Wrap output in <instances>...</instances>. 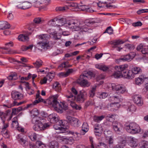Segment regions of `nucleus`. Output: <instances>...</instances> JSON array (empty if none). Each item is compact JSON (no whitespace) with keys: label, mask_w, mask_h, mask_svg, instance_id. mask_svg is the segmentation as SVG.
Segmentation results:
<instances>
[{"label":"nucleus","mask_w":148,"mask_h":148,"mask_svg":"<svg viewBox=\"0 0 148 148\" xmlns=\"http://www.w3.org/2000/svg\"><path fill=\"white\" fill-rule=\"evenodd\" d=\"M42 61L41 60H38L36 62L33 63L35 67L37 69L40 67L42 65Z\"/></svg>","instance_id":"38"},{"label":"nucleus","mask_w":148,"mask_h":148,"mask_svg":"<svg viewBox=\"0 0 148 148\" xmlns=\"http://www.w3.org/2000/svg\"><path fill=\"white\" fill-rule=\"evenodd\" d=\"M67 24L69 28L72 31H77L80 30L81 23L77 20H72L68 21Z\"/></svg>","instance_id":"8"},{"label":"nucleus","mask_w":148,"mask_h":148,"mask_svg":"<svg viewBox=\"0 0 148 148\" xmlns=\"http://www.w3.org/2000/svg\"><path fill=\"white\" fill-rule=\"evenodd\" d=\"M12 125L14 127L17 128L18 127V123L17 117H14L13 119Z\"/></svg>","instance_id":"37"},{"label":"nucleus","mask_w":148,"mask_h":148,"mask_svg":"<svg viewBox=\"0 0 148 148\" xmlns=\"http://www.w3.org/2000/svg\"><path fill=\"white\" fill-rule=\"evenodd\" d=\"M18 140L19 142L23 146H25V144L27 142L25 140L23 139L22 138L20 137L19 135H18L17 137Z\"/></svg>","instance_id":"43"},{"label":"nucleus","mask_w":148,"mask_h":148,"mask_svg":"<svg viewBox=\"0 0 148 148\" xmlns=\"http://www.w3.org/2000/svg\"><path fill=\"white\" fill-rule=\"evenodd\" d=\"M146 79V78L145 77L144 75H141L139 77L136 78L135 83L138 85H140L142 84Z\"/></svg>","instance_id":"23"},{"label":"nucleus","mask_w":148,"mask_h":148,"mask_svg":"<svg viewBox=\"0 0 148 148\" xmlns=\"http://www.w3.org/2000/svg\"><path fill=\"white\" fill-rule=\"evenodd\" d=\"M108 95V94L106 92H102L100 96V98L102 99H104L107 97Z\"/></svg>","instance_id":"62"},{"label":"nucleus","mask_w":148,"mask_h":148,"mask_svg":"<svg viewBox=\"0 0 148 148\" xmlns=\"http://www.w3.org/2000/svg\"><path fill=\"white\" fill-rule=\"evenodd\" d=\"M36 145L38 148H47V146L42 142L37 141L36 142Z\"/></svg>","instance_id":"28"},{"label":"nucleus","mask_w":148,"mask_h":148,"mask_svg":"<svg viewBox=\"0 0 148 148\" xmlns=\"http://www.w3.org/2000/svg\"><path fill=\"white\" fill-rule=\"evenodd\" d=\"M32 122L34 125L33 127V129L36 131L42 130V123L41 121L38 119L36 118H33Z\"/></svg>","instance_id":"9"},{"label":"nucleus","mask_w":148,"mask_h":148,"mask_svg":"<svg viewBox=\"0 0 148 148\" xmlns=\"http://www.w3.org/2000/svg\"><path fill=\"white\" fill-rule=\"evenodd\" d=\"M127 138L129 145L131 147H135L137 146L136 139L132 137H128Z\"/></svg>","instance_id":"17"},{"label":"nucleus","mask_w":148,"mask_h":148,"mask_svg":"<svg viewBox=\"0 0 148 148\" xmlns=\"http://www.w3.org/2000/svg\"><path fill=\"white\" fill-rule=\"evenodd\" d=\"M125 48L129 49H134V46L133 44H127L125 45Z\"/></svg>","instance_id":"59"},{"label":"nucleus","mask_w":148,"mask_h":148,"mask_svg":"<svg viewBox=\"0 0 148 148\" xmlns=\"http://www.w3.org/2000/svg\"><path fill=\"white\" fill-rule=\"evenodd\" d=\"M66 118L68 121L73 126L78 127L80 125V122L77 119L69 116H67Z\"/></svg>","instance_id":"12"},{"label":"nucleus","mask_w":148,"mask_h":148,"mask_svg":"<svg viewBox=\"0 0 148 148\" xmlns=\"http://www.w3.org/2000/svg\"><path fill=\"white\" fill-rule=\"evenodd\" d=\"M96 148H108L107 145L103 143H99L96 146Z\"/></svg>","instance_id":"46"},{"label":"nucleus","mask_w":148,"mask_h":148,"mask_svg":"<svg viewBox=\"0 0 148 148\" xmlns=\"http://www.w3.org/2000/svg\"><path fill=\"white\" fill-rule=\"evenodd\" d=\"M53 128L56 130H59L60 131L58 132L60 133H62L64 132L63 131V127H61L57 124H55L53 125Z\"/></svg>","instance_id":"45"},{"label":"nucleus","mask_w":148,"mask_h":148,"mask_svg":"<svg viewBox=\"0 0 148 148\" xmlns=\"http://www.w3.org/2000/svg\"><path fill=\"white\" fill-rule=\"evenodd\" d=\"M50 36L49 35L46 34L39 35L38 36V37L40 40H47Z\"/></svg>","instance_id":"31"},{"label":"nucleus","mask_w":148,"mask_h":148,"mask_svg":"<svg viewBox=\"0 0 148 148\" xmlns=\"http://www.w3.org/2000/svg\"><path fill=\"white\" fill-rule=\"evenodd\" d=\"M69 133L73 135L74 136L73 138H69L68 139L69 142H70L72 143H73L74 142V139H75L76 140H77L79 139L78 136L79 134L77 132H74L71 131H70L69 132Z\"/></svg>","instance_id":"20"},{"label":"nucleus","mask_w":148,"mask_h":148,"mask_svg":"<svg viewBox=\"0 0 148 148\" xmlns=\"http://www.w3.org/2000/svg\"><path fill=\"white\" fill-rule=\"evenodd\" d=\"M16 6L18 9H22V8H23V2H18L17 3Z\"/></svg>","instance_id":"64"},{"label":"nucleus","mask_w":148,"mask_h":148,"mask_svg":"<svg viewBox=\"0 0 148 148\" xmlns=\"http://www.w3.org/2000/svg\"><path fill=\"white\" fill-rule=\"evenodd\" d=\"M50 0H41L42 7H44L48 5L50 2Z\"/></svg>","instance_id":"54"},{"label":"nucleus","mask_w":148,"mask_h":148,"mask_svg":"<svg viewBox=\"0 0 148 148\" xmlns=\"http://www.w3.org/2000/svg\"><path fill=\"white\" fill-rule=\"evenodd\" d=\"M112 126L113 130L117 134H121L122 133L123 125L121 123L117 121L113 122Z\"/></svg>","instance_id":"11"},{"label":"nucleus","mask_w":148,"mask_h":148,"mask_svg":"<svg viewBox=\"0 0 148 148\" xmlns=\"http://www.w3.org/2000/svg\"><path fill=\"white\" fill-rule=\"evenodd\" d=\"M96 88V86H94L92 87V90L89 92L90 96L91 97H93L95 95V91Z\"/></svg>","instance_id":"53"},{"label":"nucleus","mask_w":148,"mask_h":148,"mask_svg":"<svg viewBox=\"0 0 148 148\" xmlns=\"http://www.w3.org/2000/svg\"><path fill=\"white\" fill-rule=\"evenodd\" d=\"M94 73L90 71L84 72L80 75L77 80V82L81 86L88 87L90 86V83L88 80L94 77Z\"/></svg>","instance_id":"3"},{"label":"nucleus","mask_w":148,"mask_h":148,"mask_svg":"<svg viewBox=\"0 0 148 148\" xmlns=\"http://www.w3.org/2000/svg\"><path fill=\"white\" fill-rule=\"evenodd\" d=\"M87 96L86 92L84 90H82L80 91L79 94L75 98V100L79 103H83L86 100Z\"/></svg>","instance_id":"10"},{"label":"nucleus","mask_w":148,"mask_h":148,"mask_svg":"<svg viewBox=\"0 0 148 148\" xmlns=\"http://www.w3.org/2000/svg\"><path fill=\"white\" fill-rule=\"evenodd\" d=\"M128 41V40H125V41L121 40H115L109 42L108 43L112 45V47L115 48L117 47L119 45L123 44Z\"/></svg>","instance_id":"13"},{"label":"nucleus","mask_w":148,"mask_h":148,"mask_svg":"<svg viewBox=\"0 0 148 148\" xmlns=\"http://www.w3.org/2000/svg\"><path fill=\"white\" fill-rule=\"evenodd\" d=\"M148 12V9H143L138 10L137 13L138 14H140L142 13Z\"/></svg>","instance_id":"58"},{"label":"nucleus","mask_w":148,"mask_h":148,"mask_svg":"<svg viewBox=\"0 0 148 148\" xmlns=\"http://www.w3.org/2000/svg\"><path fill=\"white\" fill-rule=\"evenodd\" d=\"M133 100L138 106H141L143 104V100L140 96L136 95L133 97Z\"/></svg>","instance_id":"14"},{"label":"nucleus","mask_w":148,"mask_h":148,"mask_svg":"<svg viewBox=\"0 0 148 148\" xmlns=\"http://www.w3.org/2000/svg\"><path fill=\"white\" fill-rule=\"evenodd\" d=\"M123 58V61H130L131 59L129 54L122 56Z\"/></svg>","instance_id":"48"},{"label":"nucleus","mask_w":148,"mask_h":148,"mask_svg":"<svg viewBox=\"0 0 148 148\" xmlns=\"http://www.w3.org/2000/svg\"><path fill=\"white\" fill-rule=\"evenodd\" d=\"M136 109V108L135 106L134 105H131L128 107L127 110L128 112H133L135 111Z\"/></svg>","instance_id":"50"},{"label":"nucleus","mask_w":148,"mask_h":148,"mask_svg":"<svg viewBox=\"0 0 148 148\" xmlns=\"http://www.w3.org/2000/svg\"><path fill=\"white\" fill-rule=\"evenodd\" d=\"M125 127L127 131L132 134H137L140 131V127L135 123H130L129 125H126Z\"/></svg>","instance_id":"5"},{"label":"nucleus","mask_w":148,"mask_h":148,"mask_svg":"<svg viewBox=\"0 0 148 148\" xmlns=\"http://www.w3.org/2000/svg\"><path fill=\"white\" fill-rule=\"evenodd\" d=\"M67 4L65 6L59 7L58 9L59 11H66L69 9L72 11H76L77 9V3H74L73 2H67Z\"/></svg>","instance_id":"6"},{"label":"nucleus","mask_w":148,"mask_h":148,"mask_svg":"<svg viewBox=\"0 0 148 148\" xmlns=\"http://www.w3.org/2000/svg\"><path fill=\"white\" fill-rule=\"evenodd\" d=\"M108 3L106 0H99V3H97V4L99 7H103L104 6V4H107Z\"/></svg>","instance_id":"42"},{"label":"nucleus","mask_w":148,"mask_h":148,"mask_svg":"<svg viewBox=\"0 0 148 148\" xmlns=\"http://www.w3.org/2000/svg\"><path fill=\"white\" fill-rule=\"evenodd\" d=\"M31 113L34 116H37L38 115V110L36 109L32 110L31 111Z\"/></svg>","instance_id":"61"},{"label":"nucleus","mask_w":148,"mask_h":148,"mask_svg":"<svg viewBox=\"0 0 148 148\" xmlns=\"http://www.w3.org/2000/svg\"><path fill=\"white\" fill-rule=\"evenodd\" d=\"M32 6V4H31L29 1H26L23 2V8L22 10H26L28 9Z\"/></svg>","instance_id":"29"},{"label":"nucleus","mask_w":148,"mask_h":148,"mask_svg":"<svg viewBox=\"0 0 148 148\" xmlns=\"http://www.w3.org/2000/svg\"><path fill=\"white\" fill-rule=\"evenodd\" d=\"M11 96L12 98L15 100L21 99L23 97L22 95L19 92L16 91L12 92Z\"/></svg>","instance_id":"16"},{"label":"nucleus","mask_w":148,"mask_h":148,"mask_svg":"<svg viewBox=\"0 0 148 148\" xmlns=\"http://www.w3.org/2000/svg\"><path fill=\"white\" fill-rule=\"evenodd\" d=\"M108 146L110 148L114 147V140L111 137L109 138L108 140Z\"/></svg>","instance_id":"40"},{"label":"nucleus","mask_w":148,"mask_h":148,"mask_svg":"<svg viewBox=\"0 0 148 148\" xmlns=\"http://www.w3.org/2000/svg\"><path fill=\"white\" fill-rule=\"evenodd\" d=\"M82 131L81 133L82 135H84L88 131V126L87 123L84 122L83 123L82 126Z\"/></svg>","instance_id":"24"},{"label":"nucleus","mask_w":148,"mask_h":148,"mask_svg":"<svg viewBox=\"0 0 148 148\" xmlns=\"http://www.w3.org/2000/svg\"><path fill=\"white\" fill-rule=\"evenodd\" d=\"M107 33L109 34H111L113 33V30L111 27L109 26L106 29L104 33Z\"/></svg>","instance_id":"52"},{"label":"nucleus","mask_w":148,"mask_h":148,"mask_svg":"<svg viewBox=\"0 0 148 148\" xmlns=\"http://www.w3.org/2000/svg\"><path fill=\"white\" fill-rule=\"evenodd\" d=\"M109 69V67L104 65H102L101 70H102L103 71H105L108 70Z\"/></svg>","instance_id":"63"},{"label":"nucleus","mask_w":148,"mask_h":148,"mask_svg":"<svg viewBox=\"0 0 148 148\" xmlns=\"http://www.w3.org/2000/svg\"><path fill=\"white\" fill-rule=\"evenodd\" d=\"M53 88L55 90L58 92H60L61 89L60 84L57 82H56L54 83Z\"/></svg>","instance_id":"27"},{"label":"nucleus","mask_w":148,"mask_h":148,"mask_svg":"<svg viewBox=\"0 0 148 148\" xmlns=\"http://www.w3.org/2000/svg\"><path fill=\"white\" fill-rule=\"evenodd\" d=\"M66 121H62L61 120L59 121V126L61 127H63V131H64L65 130V129L66 128L65 123Z\"/></svg>","instance_id":"39"},{"label":"nucleus","mask_w":148,"mask_h":148,"mask_svg":"<svg viewBox=\"0 0 148 148\" xmlns=\"http://www.w3.org/2000/svg\"><path fill=\"white\" fill-rule=\"evenodd\" d=\"M28 136L32 141L35 140L36 138V134L32 132H29L28 134Z\"/></svg>","instance_id":"30"},{"label":"nucleus","mask_w":148,"mask_h":148,"mask_svg":"<svg viewBox=\"0 0 148 148\" xmlns=\"http://www.w3.org/2000/svg\"><path fill=\"white\" fill-rule=\"evenodd\" d=\"M104 118V116L102 115L100 116H95L94 117V120L96 122H99L102 120Z\"/></svg>","instance_id":"44"},{"label":"nucleus","mask_w":148,"mask_h":148,"mask_svg":"<svg viewBox=\"0 0 148 148\" xmlns=\"http://www.w3.org/2000/svg\"><path fill=\"white\" fill-rule=\"evenodd\" d=\"M50 126L49 123H46L43 124L42 123V130H44L46 129H47Z\"/></svg>","instance_id":"56"},{"label":"nucleus","mask_w":148,"mask_h":148,"mask_svg":"<svg viewBox=\"0 0 148 148\" xmlns=\"http://www.w3.org/2000/svg\"><path fill=\"white\" fill-rule=\"evenodd\" d=\"M95 132L96 133H98L97 134H96L98 136H100L101 133L102 132L103 128L101 125L98 124H96L94 126Z\"/></svg>","instance_id":"19"},{"label":"nucleus","mask_w":148,"mask_h":148,"mask_svg":"<svg viewBox=\"0 0 148 148\" xmlns=\"http://www.w3.org/2000/svg\"><path fill=\"white\" fill-rule=\"evenodd\" d=\"M140 148H148V142L143 141L141 142Z\"/></svg>","instance_id":"51"},{"label":"nucleus","mask_w":148,"mask_h":148,"mask_svg":"<svg viewBox=\"0 0 148 148\" xmlns=\"http://www.w3.org/2000/svg\"><path fill=\"white\" fill-rule=\"evenodd\" d=\"M34 6L35 7H39L40 6L41 7H42V3H41V1H38L37 0H36V1L35 2V3L33 4V5H32Z\"/></svg>","instance_id":"55"},{"label":"nucleus","mask_w":148,"mask_h":148,"mask_svg":"<svg viewBox=\"0 0 148 148\" xmlns=\"http://www.w3.org/2000/svg\"><path fill=\"white\" fill-rule=\"evenodd\" d=\"M119 106H118V105L116 103H112L108 104V105L107 108L109 110H110L112 111H115L118 109Z\"/></svg>","instance_id":"21"},{"label":"nucleus","mask_w":148,"mask_h":148,"mask_svg":"<svg viewBox=\"0 0 148 148\" xmlns=\"http://www.w3.org/2000/svg\"><path fill=\"white\" fill-rule=\"evenodd\" d=\"M51 36L54 40H56L60 39V38L58 37L57 34L56 32H51L50 33Z\"/></svg>","instance_id":"47"},{"label":"nucleus","mask_w":148,"mask_h":148,"mask_svg":"<svg viewBox=\"0 0 148 148\" xmlns=\"http://www.w3.org/2000/svg\"><path fill=\"white\" fill-rule=\"evenodd\" d=\"M66 97L67 98V100L69 103L73 102L75 100V97L72 94H71L69 95H67Z\"/></svg>","instance_id":"35"},{"label":"nucleus","mask_w":148,"mask_h":148,"mask_svg":"<svg viewBox=\"0 0 148 148\" xmlns=\"http://www.w3.org/2000/svg\"><path fill=\"white\" fill-rule=\"evenodd\" d=\"M115 115L112 114H108L106 116V119L108 121H110V119L112 121H113L115 118Z\"/></svg>","instance_id":"49"},{"label":"nucleus","mask_w":148,"mask_h":148,"mask_svg":"<svg viewBox=\"0 0 148 148\" xmlns=\"http://www.w3.org/2000/svg\"><path fill=\"white\" fill-rule=\"evenodd\" d=\"M68 21H66V19L64 18H62L60 19L58 18L57 23L58 24H57L56 25L58 26H63L64 24H66Z\"/></svg>","instance_id":"26"},{"label":"nucleus","mask_w":148,"mask_h":148,"mask_svg":"<svg viewBox=\"0 0 148 148\" xmlns=\"http://www.w3.org/2000/svg\"><path fill=\"white\" fill-rule=\"evenodd\" d=\"M49 146L51 148H58L59 144L58 142L54 140L49 143Z\"/></svg>","instance_id":"32"},{"label":"nucleus","mask_w":148,"mask_h":148,"mask_svg":"<svg viewBox=\"0 0 148 148\" xmlns=\"http://www.w3.org/2000/svg\"><path fill=\"white\" fill-rule=\"evenodd\" d=\"M132 70L134 75L140 73L142 72V70L139 67H134L132 69Z\"/></svg>","instance_id":"33"},{"label":"nucleus","mask_w":148,"mask_h":148,"mask_svg":"<svg viewBox=\"0 0 148 148\" xmlns=\"http://www.w3.org/2000/svg\"><path fill=\"white\" fill-rule=\"evenodd\" d=\"M48 119L51 123H56L59 121L58 116L55 113L50 114L48 117Z\"/></svg>","instance_id":"15"},{"label":"nucleus","mask_w":148,"mask_h":148,"mask_svg":"<svg viewBox=\"0 0 148 148\" xmlns=\"http://www.w3.org/2000/svg\"><path fill=\"white\" fill-rule=\"evenodd\" d=\"M128 67V66L127 64L115 66V71L112 76L115 78L124 77L129 79H132L134 77V75L132 70H127Z\"/></svg>","instance_id":"2"},{"label":"nucleus","mask_w":148,"mask_h":148,"mask_svg":"<svg viewBox=\"0 0 148 148\" xmlns=\"http://www.w3.org/2000/svg\"><path fill=\"white\" fill-rule=\"evenodd\" d=\"M112 99L115 101L114 103H117L118 106H119V103L121 101L123 100L122 99L119 97V96H113L112 97Z\"/></svg>","instance_id":"36"},{"label":"nucleus","mask_w":148,"mask_h":148,"mask_svg":"<svg viewBox=\"0 0 148 148\" xmlns=\"http://www.w3.org/2000/svg\"><path fill=\"white\" fill-rule=\"evenodd\" d=\"M141 52L143 54H148V50L147 49V47L144 46L142 49L141 50Z\"/></svg>","instance_id":"57"},{"label":"nucleus","mask_w":148,"mask_h":148,"mask_svg":"<svg viewBox=\"0 0 148 148\" xmlns=\"http://www.w3.org/2000/svg\"><path fill=\"white\" fill-rule=\"evenodd\" d=\"M37 47L39 49L42 48V49H45L47 48L48 46V43L47 41L44 42H39L37 43Z\"/></svg>","instance_id":"25"},{"label":"nucleus","mask_w":148,"mask_h":148,"mask_svg":"<svg viewBox=\"0 0 148 148\" xmlns=\"http://www.w3.org/2000/svg\"><path fill=\"white\" fill-rule=\"evenodd\" d=\"M10 27V24L6 21H0V29H3L9 28Z\"/></svg>","instance_id":"22"},{"label":"nucleus","mask_w":148,"mask_h":148,"mask_svg":"<svg viewBox=\"0 0 148 148\" xmlns=\"http://www.w3.org/2000/svg\"><path fill=\"white\" fill-rule=\"evenodd\" d=\"M72 66V65L69 64V62H64L60 65L58 66V68L60 67H64V68H69L71 67Z\"/></svg>","instance_id":"41"},{"label":"nucleus","mask_w":148,"mask_h":148,"mask_svg":"<svg viewBox=\"0 0 148 148\" xmlns=\"http://www.w3.org/2000/svg\"><path fill=\"white\" fill-rule=\"evenodd\" d=\"M111 88L112 90L115 91L118 95L123 94L126 91V87L122 84H112Z\"/></svg>","instance_id":"7"},{"label":"nucleus","mask_w":148,"mask_h":148,"mask_svg":"<svg viewBox=\"0 0 148 148\" xmlns=\"http://www.w3.org/2000/svg\"><path fill=\"white\" fill-rule=\"evenodd\" d=\"M97 22L95 18L86 20L84 22L81 23L80 30L82 32H88L91 33L92 29L90 27Z\"/></svg>","instance_id":"4"},{"label":"nucleus","mask_w":148,"mask_h":148,"mask_svg":"<svg viewBox=\"0 0 148 148\" xmlns=\"http://www.w3.org/2000/svg\"><path fill=\"white\" fill-rule=\"evenodd\" d=\"M58 97L57 95L51 96L47 101L44 100L41 98H39L38 99L35 100L33 103L28 105L27 107L28 108L31 107L40 102H43L51 106L58 112L62 113L63 110H66L68 109V106L66 103L64 102H61L60 103L57 101Z\"/></svg>","instance_id":"1"},{"label":"nucleus","mask_w":148,"mask_h":148,"mask_svg":"<svg viewBox=\"0 0 148 148\" xmlns=\"http://www.w3.org/2000/svg\"><path fill=\"white\" fill-rule=\"evenodd\" d=\"M18 39L21 41H27L29 39V38L27 36L21 34L18 36Z\"/></svg>","instance_id":"34"},{"label":"nucleus","mask_w":148,"mask_h":148,"mask_svg":"<svg viewBox=\"0 0 148 148\" xmlns=\"http://www.w3.org/2000/svg\"><path fill=\"white\" fill-rule=\"evenodd\" d=\"M75 71V70H74L73 69H69L66 72V75L67 76H68L70 74L73 73Z\"/></svg>","instance_id":"60"},{"label":"nucleus","mask_w":148,"mask_h":148,"mask_svg":"<svg viewBox=\"0 0 148 148\" xmlns=\"http://www.w3.org/2000/svg\"><path fill=\"white\" fill-rule=\"evenodd\" d=\"M5 46L2 48V49L7 51V52L5 53L11 54L13 53L12 51L10 49L9 47H12L13 45V43L12 41L6 43L5 44Z\"/></svg>","instance_id":"18"}]
</instances>
